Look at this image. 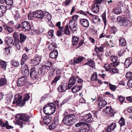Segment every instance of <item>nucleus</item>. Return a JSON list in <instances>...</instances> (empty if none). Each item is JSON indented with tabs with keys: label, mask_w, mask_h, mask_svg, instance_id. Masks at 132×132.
<instances>
[{
	"label": "nucleus",
	"mask_w": 132,
	"mask_h": 132,
	"mask_svg": "<svg viewBox=\"0 0 132 132\" xmlns=\"http://www.w3.org/2000/svg\"><path fill=\"white\" fill-rule=\"evenodd\" d=\"M63 118L62 122L67 126L71 127L75 123V118L74 114L68 115V112H65L63 114Z\"/></svg>",
	"instance_id": "nucleus-1"
},
{
	"label": "nucleus",
	"mask_w": 132,
	"mask_h": 132,
	"mask_svg": "<svg viewBox=\"0 0 132 132\" xmlns=\"http://www.w3.org/2000/svg\"><path fill=\"white\" fill-rule=\"evenodd\" d=\"M55 105L52 103L47 104L44 107L43 111L46 114L50 115L52 114L55 111Z\"/></svg>",
	"instance_id": "nucleus-2"
},
{
	"label": "nucleus",
	"mask_w": 132,
	"mask_h": 132,
	"mask_svg": "<svg viewBox=\"0 0 132 132\" xmlns=\"http://www.w3.org/2000/svg\"><path fill=\"white\" fill-rule=\"evenodd\" d=\"M19 118V119L17 120L16 124L22 128L23 126L25 124L26 122H28L29 120L30 117L28 115L25 114H22Z\"/></svg>",
	"instance_id": "nucleus-3"
},
{
	"label": "nucleus",
	"mask_w": 132,
	"mask_h": 132,
	"mask_svg": "<svg viewBox=\"0 0 132 132\" xmlns=\"http://www.w3.org/2000/svg\"><path fill=\"white\" fill-rule=\"evenodd\" d=\"M78 16L77 15H75L72 17V19L70 20L69 25V27L71 30L73 31H76L77 30V24L75 21L77 20Z\"/></svg>",
	"instance_id": "nucleus-4"
},
{
	"label": "nucleus",
	"mask_w": 132,
	"mask_h": 132,
	"mask_svg": "<svg viewBox=\"0 0 132 132\" xmlns=\"http://www.w3.org/2000/svg\"><path fill=\"white\" fill-rule=\"evenodd\" d=\"M5 42L10 47H12L14 45L15 46L14 48L16 50H19L21 48V46L20 45H19L18 47L17 45H15V42L13 38L11 37H6Z\"/></svg>",
	"instance_id": "nucleus-5"
},
{
	"label": "nucleus",
	"mask_w": 132,
	"mask_h": 132,
	"mask_svg": "<svg viewBox=\"0 0 132 132\" xmlns=\"http://www.w3.org/2000/svg\"><path fill=\"white\" fill-rule=\"evenodd\" d=\"M21 28L24 31H28L30 30L31 28L30 23L27 21L23 22L21 24Z\"/></svg>",
	"instance_id": "nucleus-6"
},
{
	"label": "nucleus",
	"mask_w": 132,
	"mask_h": 132,
	"mask_svg": "<svg viewBox=\"0 0 132 132\" xmlns=\"http://www.w3.org/2000/svg\"><path fill=\"white\" fill-rule=\"evenodd\" d=\"M42 58L41 56L36 55L33 59L31 60V63L32 65L37 66L40 63Z\"/></svg>",
	"instance_id": "nucleus-7"
},
{
	"label": "nucleus",
	"mask_w": 132,
	"mask_h": 132,
	"mask_svg": "<svg viewBox=\"0 0 132 132\" xmlns=\"http://www.w3.org/2000/svg\"><path fill=\"white\" fill-rule=\"evenodd\" d=\"M45 12H43L40 11L34 12L33 13V16L34 17L37 18L41 20L42 19L45 15Z\"/></svg>",
	"instance_id": "nucleus-8"
},
{
	"label": "nucleus",
	"mask_w": 132,
	"mask_h": 132,
	"mask_svg": "<svg viewBox=\"0 0 132 132\" xmlns=\"http://www.w3.org/2000/svg\"><path fill=\"white\" fill-rule=\"evenodd\" d=\"M110 59L113 62L110 64L111 66L116 67L119 64L120 62L117 56H111L110 57Z\"/></svg>",
	"instance_id": "nucleus-9"
},
{
	"label": "nucleus",
	"mask_w": 132,
	"mask_h": 132,
	"mask_svg": "<svg viewBox=\"0 0 132 132\" xmlns=\"http://www.w3.org/2000/svg\"><path fill=\"white\" fill-rule=\"evenodd\" d=\"M30 75L33 79H36L38 78V72L35 68H32L30 70Z\"/></svg>",
	"instance_id": "nucleus-10"
},
{
	"label": "nucleus",
	"mask_w": 132,
	"mask_h": 132,
	"mask_svg": "<svg viewBox=\"0 0 132 132\" xmlns=\"http://www.w3.org/2000/svg\"><path fill=\"white\" fill-rule=\"evenodd\" d=\"M103 111L104 114H110L111 117L113 116L115 112L114 110H112L111 106L106 107Z\"/></svg>",
	"instance_id": "nucleus-11"
},
{
	"label": "nucleus",
	"mask_w": 132,
	"mask_h": 132,
	"mask_svg": "<svg viewBox=\"0 0 132 132\" xmlns=\"http://www.w3.org/2000/svg\"><path fill=\"white\" fill-rule=\"evenodd\" d=\"M27 77L22 76L18 79V87H21L24 86L27 81Z\"/></svg>",
	"instance_id": "nucleus-12"
},
{
	"label": "nucleus",
	"mask_w": 132,
	"mask_h": 132,
	"mask_svg": "<svg viewBox=\"0 0 132 132\" xmlns=\"http://www.w3.org/2000/svg\"><path fill=\"white\" fill-rule=\"evenodd\" d=\"M83 119L88 123H90L93 120V118L90 113L85 114L83 116Z\"/></svg>",
	"instance_id": "nucleus-13"
},
{
	"label": "nucleus",
	"mask_w": 132,
	"mask_h": 132,
	"mask_svg": "<svg viewBox=\"0 0 132 132\" xmlns=\"http://www.w3.org/2000/svg\"><path fill=\"white\" fill-rule=\"evenodd\" d=\"M67 85L66 83H62L59 85L57 88V90L59 92H61L65 91L67 89Z\"/></svg>",
	"instance_id": "nucleus-14"
},
{
	"label": "nucleus",
	"mask_w": 132,
	"mask_h": 132,
	"mask_svg": "<svg viewBox=\"0 0 132 132\" xmlns=\"http://www.w3.org/2000/svg\"><path fill=\"white\" fill-rule=\"evenodd\" d=\"M11 9V7H9V6H5L2 5L0 6V17L3 15L6 10Z\"/></svg>",
	"instance_id": "nucleus-15"
},
{
	"label": "nucleus",
	"mask_w": 132,
	"mask_h": 132,
	"mask_svg": "<svg viewBox=\"0 0 132 132\" xmlns=\"http://www.w3.org/2000/svg\"><path fill=\"white\" fill-rule=\"evenodd\" d=\"M62 72V71L60 70H59L57 71L56 72L57 76L52 81V83H56L57 81L60 79L62 75L61 74Z\"/></svg>",
	"instance_id": "nucleus-16"
},
{
	"label": "nucleus",
	"mask_w": 132,
	"mask_h": 132,
	"mask_svg": "<svg viewBox=\"0 0 132 132\" xmlns=\"http://www.w3.org/2000/svg\"><path fill=\"white\" fill-rule=\"evenodd\" d=\"M80 23L82 26L85 28H87L89 26L88 21L86 19H81L80 21Z\"/></svg>",
	"instance_id": "nucleus-17"
},
{
	"label": "nucleus",
	"mask_w": 132,
	"mask_h": 132,
	"mask_svg": "<svg viewBox=\"0 0 132 132\" xmlns=\"http://www.w3.org/2000/svg\"><path fill=\"white\" fill-rule=\"evenodd\" d=\"M13 37L14 39V40L15 42V45L18 46V47L19 44V40L18 38V33L16 32H14L13 34Z\"/></svg>",
	"instance_id": "nucleus-18"
},
{
	"label": "nucleus",
	"mask_w": 132,
	"mask_h": 132,
	"mask_svg": "<svg viewBox=\"0 0 132 132\" xmlns=\"http://www.w3.org/2000/svg\"><path fill=\"white\" fill-rule=\"evenodd\" d=\"M21 72L22 74L28 75L29 73V70L27 65H25L22 67Z\"/></svg>",
	"instance_id": "nucleus-19"
},
{
	"label": "nucleus",
	"mask_w": 132,
	"mask_h": 132,
	"mask_svg": "<svg viewBox=\"0 0 132 132\" xmlns=\"http://www.w3.org/2000/svg\"><path fill=\"white\" fill-rule=\"evenodd\" d=\"M116 127V123H112L106 128V132H110L113 130Z\"/></svg>",
	"instance_id": "nucleus-20"
},
{
	"label": "nucleus",
	"mask_w": 132,
	"mask_h": 132,
	"mask_svg": "<svg viewBox=\"0 0 132 132\" xmlns=\"http://www.w3.org/2000/svg\"><path fill=\"white\" fill-rule=\"evenodd\" d=\"M76 79L74 77H72L70 78L69 80L68 86V88L70 89L71 87L75 84Z\"/></svg>",
	"instance_id": "nucleus-21"
},
{
	"label": "nucleus",
	"mask_w": 132,
	"mask_h": 132,
	"mask_svg": "<svg viewBox=\"0 0 132 132\" xmlns=\"http://www.w3.org/2000/svg\"><path fill=\"white\" fill-rule=\"evenodd\" d=\"M22 97L21 96L19 97L16 101V103L19 106L22 107L25 104V102L23 100H21Z\"/></svg>",
	"instance_id": "nucleus-22"
},
{
	"label": "nucleus",
	"mask_w": 132,
	"mask_h": 132,
	"mask_svg": "<svg viewBox=\"0 0 132 132\" xmlns=\"http://www.w3.org/2000/svg\"><path fill=\"white\" fill-rule=\"evenodd\" d=\"M58 53L56 50H53L49 54L50 57L54 59L56 58L58 56Z\"/></svg>",
	"instance_id": "nucleus-23"
},
{
	"label": "nucleus",
	"mask_w": 132,
	"mask_h": 132,
	"mask_svg": "<svg viewBox=\"0 0 132 132\" xmlns=\"http://www.w3.org/2000/svg\"><path fill=\"white\" fill-rule=\"evenodd\" d=\"M132 63V58L129 57L126 59L125 62V65L126 68H128L131 64Z\"/></svg>",
	"instance_id": "nucleus-24"
},
{
	"label": "nucleus",
	"mask_w": 132,
	"mask_h": 132,
	"mask_svg": "<svg viewBox=\"0 0 132 132\" xmlns=\"http://www.w3.org/2000/svg\"><path fill=\"white\" fill-rule=\"evenodd\" d=\"M42 119L44 123L46 125L48 124L51 122L50 119L46 115L42 116Z\"/></svg>",
	"instance_id": "nucleus-25"
},
{
	"label": "nucleus",
	"mask_w": 132,
	"mask_h": 132,
	"mask_svg": "<svg viewBox=\"0 0 132 132\" xmlns=\"http://www.w3.org/2000/svg\"><path fill=\"white\" fill-rule=\"evenodd\" d=\"M92 11L94 13H97L99 11V6L97 4H94L92 5Z\"/></svg>",
	"instance_id": "nucleus-26"
},
{
	"label": "nucleus",
	"mask_w": 132,
	"mask_h": 132,
	"mask_svg": "<svg viewBox=\"0 0 132 132\" xmlns=\"http://www.w3.org/2000/svg\"><path fill=\"white\" fill-rule=\"evenodd\" d=\"M19 35L20 36L19 42L20 43H23L26 40L27 38V36L22 33H20Z\"/></svg>",
	"instance_id": "nucleus-27"
},
{
	"label": "nucleus",
	"mask_w": 132,
	"mask_h": 132,
	"mask_svg": "<svg viewBox=\"0 0 132 132\" xmlns=\"http://www.w3.org/2000/svg\"><path fill=\"white\" fill-rule=\"evenodd\" d=\"M81 88V86H75L72 88L71 90L73 93H75L80 90Z\"/></svg>",
	"instance_id": "nucleus-28"
},
{
	"label": "nucleus",
	"mask_w": 132,
	"mask_h": 132,
	"mask_svg": "<svg viewBox=\"0 0 132 132\" xmlns=\"http://www.w3.org/2000/svg\"><path fill=\"white\" fill-rule=\"evenodd\" d=\"M95 51L96 53L103 52L104 51V48L103 46H101L98 47L96 45H95L94 48Z\"/></svg>",
	"instance_id": "nucleus-29"
},
{
	"label": "nucleus",
	"mask_w": 132,
	"mask_h": 132,
	"mask_svg": "<svg viewBox=\"0 0 132 132\" xmlns=\"http://www.w3.org/2000/svg\"><path fill=\"white\" fill-rule=\"evenodd\" d=\"M3 27L4 29L10 33L13 32L14 31V29L12 28L9 27L7 25H4Z\"/></svg>",
	"instance_id": "nucleus-30"
},
{
	"label": "nucleus",
	"mask_w": 132,
	"mask_h": 132,
	"mask_svg": "<svg viewBox=\"0 0 132 132\" xmlns=\"http://www.w3.org/2000/svg\"><path fill=\"white\" fill-rule=\"evenodd\" d=\"M98 102V107L101 109L107 104V103L105 100H102Z\"/></svg>",
	"instance_id": "nucleus-31"
},
{
	"label": "nucleus",
	"mask_w": 132,
	"mask_h": 132,
	"mask_svg": "<svg viewBox=\"0 0 132 132\" xmlns=\"http://www.w3.org/2000/svg\"><path fill=\"white\" fill-rule=\"evenodd\" d=\"M122 23V26L125 27H129L131 24V22L125 18Z\"/></svg>",
	"instance_id": "nucleus-32"
},
{
	"label": "nucleus",
	"mask_w": 132,
	"mask_h": 132,
	"mask_svg": "<svg viewBox=\"0 0 132 132\" xmlns=\"http://www.w3.org/2000/svg\"><path fill=\"white\" fill-rule=\"evenodd\" d=\"M28 59L27 55L26 54H24L22 56V59L21 62V65H23L26 61Z\"/></svg>",
	"instance_id": "nucleus-33"
},
{
	"label": "nucleus",
	"mask_w": 132,
	"mask_h": 132,
	"mask_svg": "<svg viewBox=\"0 0 132 132\" xmlns=\"http://www.w3.org/2000/svg\"><path fill=\"white\" fill-rule=\"evenodd\" d=\"M56 48V44L54 43H52L50 44L49 46V49L50 51L54 50Z\"/></svg>",
	"instance_id": "nucleus-34"
},
{
	"label": "nucleus",
	"mask_w": 132,
	"mask_h": 132,
	"mask_svg": "<svg viewBox=\"0 0 132 132\" xmlns=\"http://www.w3.org/2000/svg\"><path fill=\"white\" fill-rule=\"evenodd\" d=\"M120 45V46H125L126 44L125 40L123 38H120L119 39Z\"/></svg>",
	"instance_id": "nucleus-35"
},
{
	"label": "nucleus",
	"mask_w": 132,
	"mask_h": 132,
	"mask_svg": "<svg viewBox=\"0 0 132 132\" xmlns=\"http://www.w3.org/2000/svg\"><path fill=\"white\" fill-rule=\"evenodd\" d=\"M57 122H52L51 124L48 127L50 130L53 129L55 128L57 125Z\"/></svg>",
	"instance_id": "nucleus-36"
},
{
	"label": "nucleus",
	"mask_w": 132,
	"mask_h": 132,
	"mask_svg": "<svg viewBox=\"0 0 132 132\" xmlns=\"http://www.w3.org/2000/svg\"><path fill=\"white\" fill-rule=\"evenodd\" d=\"M11 64L12 65L15 67H17L19 65V62L14 60H13L11 61Z\"/></svg>",
	"instance_id": "nucleus-37"
},
{
	"label": "nucleus",
	"mask_w": 132,
	"mask_h": 132,
	"mask_svg": "<svg viewBox=\"0 0 132 132\" xmlns=\"http://www.w3.org/2000/svg\"><path fill=\"white\" fill-rule=\"evenodd\" d=\"M97 79V73L96 72H95L92 75L91 80L93 81H96Z\"/></svg>",
	"instance_id": "nucleus-38"
},
{
	"label": "nucleus",
	"mask_w": 132,
	"mask_h": 132,
	"mask_svg": "<svg viewBox=\"0 0 132 132\" xmlns=\"http://www.w3.org/2000/svg\"><path fill=\"white\" fill-rule=\"evenodd\" d=\"M85 65H87L92 68H93L94 66V62L93 60H89L88 61V62H86L85 63Z\"/></svg>",
	"instance_id": "nucleus-39"
},
{
	"label": "nucleus",
	"mask_w": 132,
	"mask_h": 132,
	"mask_svg": "<svg viewBox=\"0 0 132 132\" xmlns=\"http://www.w3.org/2000/svg\"><path fill=\"white\" fill-rule=\"evenodd\" d=\"M6 82V80L5 78H1L0 79V87L4 85Z\"/></svg>",
	"instance_id": "nucleus-40"
},
{
	"label": "nucleus",
	"mask_w": 132,
	"mask_h": 132,
	"mask_svg": "<svg viewBox=\"0 0 132 132\" xmlns=\"http://www.w3.org/2000/svg\"><path fill=\"white\" fill-rule=\"evenodd\" d=\"M72 42L73 45H76L77 44L78 42V38L75 36L72 37Z\"/></svg>",
	"instance_id": "nucleus-41"
},
{
	"label": "nucleus",
	"mask_w": 132,
	"mask_h": 132,
	"mask_svg": "<svg viewBox=\"0 0 132 132\" xmlns=\"http://www.w3.org/2000/svg\"><path fill=\"white\" fill-rule=\"evenodd\" d=\"M6 63L5 61H2L1 63V67L4 70H5L7 66Z\"/></svg>",
	"instance_id": "nucleus-42"
},
{
	"label": "nucleus",
	"mask_w": 132,
	"mask_h": 132,
	"mask_svg": "<svg viewBox=\"0 0 132 132\" xmlns=\"http://www.w3.org/2000/svg\"><path fill=\"white\" fill-rule=\"evenodd\" d=\"M119 123L121 127L124 125H125V122L124 118L121 117L119 121Z\"/></svg>",
	"instance_id": "nucleus-43"
},
{
	"label": "nucleus",
	"mask_w": 132,
	"mask_h": 132,
	"mask_svg": "<svg viewBox=\"0 0 132 132\" xmlns=\"http://www.w3.org/2000/svg\"><path fill=\"white\" fill-rule=\"evenodd\" d=\"M13 2L12 0H6V4L7 5L5 6H9V7H11V6L13 4Z\"/></svg>",
	"instance_id": "nucleus-44"
},
{
	"label": "nucleus",
	"mask_w": 132,
	"mask_h": 132,
	"mask_svg": "<svg viewBox=\"0 0 132 132\" xmlns=\"http://www.w3.org/2000/svg\"><path fill=\"white\" fill-rule=\"evenodd\" d=\"M64 27H63L62 28H61L60 30H58L56 32V35L58 37L61 36L62 33L63 32V29Z\"/></svg>",
	"instance_id": "nucleus-45"
},
{
	"label": "nucleus",
	"mask_w": 132,
	"mask_h": 132,
	"mask_svg": "<svg viewBox=\"0 0 132 132\" xmlns=\"http://www.w3.org/2000/svg\"><path fill=\"white\" fill-rule=\"evenodd\" d=\"M109 30L111 32L115 34L117 31V29L116 27L114 26L111 27L110 28Z\"/></svg>",
	"instance_id": "nucleus-46"
},
{
	"label": "nucleus",
	"mask_w": 132,
	"mask_h": 132,
	"mask_svg": "<svg viewBox=\"0 0 132 132\" xmlns=\"http://www.w3.org/2000/svg\"><path fill=\"white\" fill-rule=\"evenodd\" d=\"M112 36L110 35H105L103 33H102L100 35L99 38H101L103 37H105L107 38H111L112 37Z\"/></svg>",
	"instance_id": "nucleus-47"
},
{
	"label": "nucleus",
	"mask_w": 132,
	"mask_h": 132,
	"mask_svg": "<svg viewBox=\"0 0 132 132\" xmlns=\"http://www.w3.org/2000/svg\"><path fill=\"white\" fill-rule=\"evenodd\" d=\"M84 58L82 57H78L75 59V60L76 63H78L82 61L83 60Z\"/></svg>",
	"instance_id": "nucleus-48"
},
{
	"label": "nucleus",
	"mask_w": 132,
	"mask_h": 132,
	"mask_svg": "<svg viewBox=\"0 0 132 132\" xmlns=\"http://www.w3.org/2000/svg\"><path fill=\"white\" fill-rule=\"evenodd\" d=\"M45 15L44 16V17L46 19L48 20H51V15L49 14L47 12H45Z\"/></svg>",
	"instance_id": "nucleus-49"
},
{
	"label": "nucleus",
	"mask_w": 132,
	"mask_h": 132,
	"mask_svg": "<svg viewBox=\"0 0 132 132\" xmlns=\"http://www.w3.org/2000/svg\"><path fill=\"white\" fill-rule=\"evenodd\" d=\"M113 67V68H111V69L110 70V72L112 73H118V72L119 71L118 69L115 67Z\"/></svg>",
	"instance_id": "nucleus-50"
},
{
	"label": "nucleus",
	"mask_w": 132,
	"mask_h": 132,
	"mask_svg": "<svg viewBox=\"0 0 132 132\" xmlns=\"http://www.w3.org/2000/svg\"><path fill=\"white\" fill-rule=\"evenodd\" d=\"M104 67L105 70L107 71H109L111 68V67L110 66V65L108 64H105Z\"/></svg>",
	"instance_id": "nucleus-51"
},
{
	"label": "nucleus",
	"mask_w": 132,
	"mask_h": 132,
	"mask_svg": "<svg viewBox=\"0 0 132 132\" xmlns=\"http://www.w3.org/2000/svg\"><path fill=\"white\" fill-rule=\"evenodd\" d=\"M14 17L16 20H17L20 19V14L18 12H15V14H14Z\"/></svg>",
	"instance_id": "nucleus-52"
},
{
	"label": "nucleus",
	"mask_w": 132,
	"mask_h": 132,
	"mask_svg": "<svg viewBox=\"0 0 132 132\" xmlns=\"http://www.w3.org/2000/svg\"><path fill=\"white\" fill-rule=\"evenodd\" d=\"M85 124V123L84 122H78L75 125L76 127H79L81 126H84Z\"/></svg>",
	"instance_id": "nucleus-53"
},
{
	"label": "nucleus",
	"mask_w": 132,
	"mask_h": 132,
	"mask_svg": "<svg viewBox=\"0 0 132 132\" xmlns=\"http://www.w3.org/2000/svg\"><path fill=\"white\" fill-rule=\"evenodd\" d=\"M102 20L104 21V23L105 25L106 24V13L104 12L102 14Z\"/></svg>",
	"instance_id": "nucleus-54"
},
{
	"label": "nucleus",
	"mask_w": 132,
	"mask_h": 132,
	"mask_svg": "<svg viewBox=\"0 0 132 132\" xmlns=\"http://www.w3.org/2000/svg\"><path fill=\"white\" fill-rule=\"evenodd\" d=\"M109 86L110 89L112 91H115L117 87L115 85H112L110 84H109Z\"/></svg>",
	"instance_id": "nucleus-55"
},
{
	"label": "nucleus",
	"mask_w": 132,
	"mask_h": 132,
	"mask_svg": "<svg viewBox=\"0 0 132 132\" xmlns=\"http://www.w3.org/2000/svg\"><path fill=\"white\" fill-rule=\"evenodd\" d=\"M64 31L65 33L67 35H69L70 34V32L68 25L65 26L64 30Z\"/></svg>",
	"instance_id": "nucleus-56"
},
{
	"label": "nucleus",
	"mask_w": 132,
	"mask_h": 132,
	"mask_svg": "<svg viewBox=\"0 0 132 132\" xmlns=\"http://www.w3.org/2000/svg\"><path fill=\"white\" fill-rule=\"evenodd\" d=\"M125 76L127 78L130 79L132 78V73L130 72H128L126 73Z\"/></svg>",
	"instance_id": "nucleus-57"
},
{
	"label": "nucleus",
	"mask_w": 132,
	"mask_h": 132,
	"mask_svg": "<svg viewBox=\"0 0 132 132\" xmlns=\"http://www.w3.org/2000/svg\"><path fill=\"white\" fill-rule=\"evenodd\" d=\"M30 98V96L28 94H26L24 96V97L22 99L25 102L26 101H28Z\"/></svg>",
	"instance_id": "nucleus-58"
},
{
	"label": "nucleus",
	"mask_w": 132,
	"mask_h": 132,
	"mask_svg": "<svg viewBox=\"0 0 132 132\" xmlns=\"http://www.w3.org/2000/svg\"><path fill=\"white\" fill-rule=\"evenodd\" d=\"M125 18L120 16H118L117 18V21L119 22L122 23Z\"/></svg>",
	"instance_id": "nucleus-59"
},
{
	"label": "nucleus",
	"mask_w": 132,
	"mask_h": 132,
	"mask_svg": "<svg viewBox=\"0 0 132 132\" xmlns=\"http://www.w3.org/2000/svg\"><path fill=\"white\" fill-rule=\"evenodd\" d=\"M71 1V0H66L65 2H64L63 3V4H64L67 6L70 4Z\"/></svg>",
	"instance_id": "nucleus-60"
},
{
	"label": "nucleus",
	"mask_w": 132,
	"mask_h": 132,
	"mask_svg": "<svg viewBox=\"0 0 132 132\" xmlns=\"http://www.w3.org/2000/svg\"><path fill=\"white\" fill-rule=\"evenodd\" d=\"M118 98L121 103H122L125 99V98L121 96H119Z\"/></svg>",
	"instance_id": "nucleus-61"
},
{
	"label": "nucleus",
	"mask_w": 132,
	"mask_h": 132,
	"mask_svg": "<svg viewBox=\"0 0 132 132\" xmlns=\"http://www.w3.org/2000/svg\"><path fill=\"white\" fill-rule=\"evenodd\" d=\"M33 13L32 14L31 13H29L28 15V19L30 20H31L32 19L33 17Z\"/></svg>",
	"instance_id": "nucleus-62"
},
{
	"label": "nucleus",
	"mask_w": 132,
	"mask_h": 132,
	"mask_svg": "<svg viewBox=\"0 0 132 132\" xmlns=\"http://www.w3.org/2000/svg\"><path fill=\"white\" fill-rule=\"evenodd\" d=\"M53 30H50L48 32L49 35L53 37Z\"/></svg>",
	"instance_id": "nucleus-63"
},
{
	"label": "nucleus",
	"mask_w": 132,
	"mask_h": 132,
	"mask_svg": "<svg viewBox=\"0 0 132 132\" xmlns=\"http://www.w3.org/2000/svg\"><path fill=\"white\" fill-rule=\"evenodd\" d=\"M124 52V51L122 50H121L118 52V55L119 56H121L122 55L123 53Z\"/></svg>",
	"instance_id": "nucleus-64"
}]
</instances>
